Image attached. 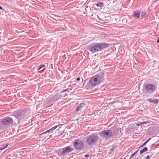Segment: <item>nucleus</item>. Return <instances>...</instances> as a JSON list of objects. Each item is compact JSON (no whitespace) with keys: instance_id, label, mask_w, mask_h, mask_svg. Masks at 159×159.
Wrapping results in <instances>:
<instances>
[{"instance_id":"nucleus-1","label":"nucleus","mask_w":159,"mask_h":159,"mask_svg":"<svg viewBox=\"0 0 159 159\" xmlns=\"http://www.w3.org/2000/svg\"><path fill=\"white\" fill-rule=\"evenodd\" d=\"M108 46L109 44L107 43H93L89 45L88 49L93 53H95L105 48Z\"/></svg>"},{"instance_id":"nucleus-2","label":"nucleus","mask_w":159,"mask_h":159,"mask_svg":"<svg viewBox=\"0 0 159 159\" xmlns=\"http://www.w3.org/2000/svg\"><path fill=\"white\" fill-rule=\"evenodd\" d=\"M104 80V75L101 74H98L91 77L89 81V85L92 87L98 85Z\"/></svg>"},{"instance_id":"nucleus-3","label":"nucleus","mask_w":159,"mask_h":159,"mask_svg":"<svg viewBox=\"0 0 159 159\" xmlns=\"http://www.w3.org/2000/svg\"><path fill=\"white\" fill-rule=\"evenodd\" d=\"M73 146L76 150H82L84 149V146L82 140L76 139L73 141Z\"/></svg>"},{"instance_id":"nucleus-4","label":"nucleus","mask_w":159,"mask_h":159,"mask_svg":"<svg viewBox=\"0 0 159 159\" xmlns=\"http://www.w3.org/2000/svg\"><path fill=\"white\" fill-rule=\"evenodd\" d=\"M98 138V137L97 135L92 134L87 137L86 143L89 145H93L97 142Z\"/></svg>"},{"instance_id":"nucleus-5","label":"nucleus","mask_w":159,"mask_h":159,"mask_svg":"<svg viewBox=\"0 0 159 159\" xmlns=\"http://www.w3.org/2000/svg\"><path fill=\"white\" fill-rule=\"evenodd\" d=\"M99 135L102 137L108 138L113 136V133L110 129L105 130L99 132Z\"/></svg>"},{"instance_id":"nucleus-6","label":"nucleus","mask_w":159,"mask_h":159,"mask_svg":"<svg viewBox=\"0 0 159 159\" xmlns=\"http://www.w3.org/2000/svg\"><path fill=\"white\" fill-rule=\"evenodd\" d=\"M156 88L153 84H148L146 85L145 87V89L147 93L151 94L155 91Z\"/></svg>"},{"instance_id":"nucleus-7","label":"nucleus","mask_w":159,"mask_h":159,"mask_svg":"<svg viewBox=\"0 0 159 159\" xmlns=\"http://www.w3.org/2000/svg\"><path fill=\"white\" fill-rule=\"evenodd\" d=\"M1 123L4 125H7L13 123V120L12 118L7 117L1 119Z\"/></svg>"},{"instance_id":"nucleus-8","label":"nucleus","mask_w":159,"mask_h":159,"mask_svg":"<svg viewBox=\"0 0 159 159\" xmlns=\"http://www.w3.org/2000/svg\"><path fill=\"white\" fill-rule=\"evenodd\" d=\"M74 150L72 148L69 146L62 149L61 152V154H67L71 152Z\"/></svg>"},{"instance_id":"nucleus-9","label":"nucleus","mask_w":159,"mask_h":159,"mask_svg":"<svg viewBox=\"0 0 159 159\" xmlns=\"http://www.w3.org/2000/svg\"><path fill=\"white\" fill-rule=\"evenodd\" d=\"M85 105V104L84 103H82L80 104L76 108V110L78 111L82 110V108Z\"/></svg>"},{"instance_id":"nucleus-10","label":"nucleus","mask_w":159,"mask_h":159,"mask_svg":"<svg viewBox=\"0 0 159 159\" xmlns=\"http://www.w3.org/2000/svg\"><path fill=\"white\" fill-rule=\"evenodd\" d=\"M148 102H153L155 104L158 103V101L156 99L149 98L148 99Z\"/></svg>"},{"instance_id":"nucleus-11","label":"nucleus","mask_w":159,"mask_h":159,"mask_svg":"<svg viewBox=\"0 0 159 159\" xmlns=\"http://www.w3.org/2000/svg\"><path fill=\"white\" fill-rule=\"evenodd\" d=\"M140 15V12L138 11H135L134 12V16L135 18H138L139 17Z\"/></svg>"},{"instance_id":"nucleus-12","label":"nucleus","mask_w":159,"mask_h":159,"mask_svg":"<svg viewBox=\"0 0 159 159\" xmlns=\"http://www.w3.org/2000/svg\"><path fill=\"white\" fill-rule=\"evenodd\" d=\"M14 114H15L16 115L17 117H19L21 116V112L19 111H15L14 112Z\"/></svg>"},{"instance_id":"nucleus-13","label":"nucleus","mask_w":159,"mask_h":159,"mask_svg":"<svg viewBox=\"0 0 159 159\" xmlns=\"http://www.w3.org/2000/svg\"><path fill=\"white\" fill-rule=\"evenodd\" d=\"M60 125H57L53 127H52L50 129V130H51V133H52L53 132V130L56 129Z\"/></svg>"},{"instance_id":"nucleus-14","label":"nucleus","mask_w":159,"mask_h":159,"mask_svg":"<svg viewBox=\"0 0 159 159\" xmlns=\"http://www.w3.org/2000/svg\"><path fill=\"white\" fill-rule=\"evenodd\" d=\"M148 150V148L147 147H145L143 149L141 150L140 151V154H142L144 152Z\"/></svg>"},{"instance_id":"nucleus-15","label":"nucleus","mask_w":159,"mask_h":159,"mask_svg":"<svg viewBox=\"0 0 159 159\" xmlns=\"http://www.w3.org/2000/svg\"><path fill=\"white\" fill-rule=\"evenodd\" d=\"M148 123V122H139L136 124V125L137 126H139L143 124H147Z\"/></svg>"},{"instance_id":"nucleus-16","label":"nucleus","mask_w":159,"mask_h":159,"mask_svg":"<svg viewBox=\"0 0 159 159\" xmlns=\"http://www.w3.org/2000/svg\"><path fill=\"white\" fill-rule=\"evenodd\" d=\"M103 6V3L102 2H98L96 4V6L98 7H101Z\"/></svg>"},{"instance_id":"nucleus-17","label":"nucleus","mask_w":159,"mask_h":159,"mask_svg":"<svg viewBox=\"0 0 159 159\" xmlns=\"http://www.w3.org/2000/svg\"><path fill=\"white\" fill-rule=\"evenodd\" d=\"M139 151V150L137 151L136 152L134 153L133 154H132L130 157L129 159H131L138 152V151Z\"/></svg>"},{"instance_id":"nucleus-18","label":"nucleus","mask_w":159,"mask_h":159,"mask_svg":"<svg viewBox=\"0 0 159 159\" xmlns=\"http://www.w3.org/2000/svg\"><path fill=\"white\" fill-rule=\"evenodd\" d=\"M8 144H7L5 146H4L3 147H0V150L4 149L5 148H7L8 146Z\"/></svg>"},{"instance_id":"nucleus-19","label":"nucleus","mask_w":159,"mask_h":159,"mask_svg":"<svg viewBox=\"0 0 159 159\" xmlns=\"http://www.w3.org/2000/svg\"><path fill=\"white\" fill-rule=\"evenodd\" d=\"M51 130H50V129H49L46 131L44 132V133H42V134H41V135L45 134H47V133H49L50 132L51 133Z\"/></svg>"},{"instance_id":"nucleus-20","label":"nucleus","mask_w":159,"mask_h":159,"mask_svg":"<svg viewBox=\"0 0 159 159\" xmlns=\"http://www.w3.org/2000/svg\"><path fill=\"white\" fill-rule=\"evenodd\" d=\"M45 65H40L39 67H38V70H40Z\"/></svg>"},{"instance_id":"nucleus-21","label":"nucleus","mask_w":159,"mask_h":159,"mask_svg":"<svg viewBox=\"0 0 159 159\" xmlns=\"http://www.w3.org/2000/svg\"><path fill=\"white\" fill-rule=\"evenodd\" d=\"M151 139V138L150 139H148L144 143H143V144L142 146H143L145 145L148 142V141Z\"/></svg>"},{"instance_id":"nucleus-22","label":"nucleus","mask_w":159,"mask_h":159,"mask_svg":"<svg viewBox=\"0 0 159 159\" xmlns=\"http://www.w3.org/2000/svg\"><path fill=\"white\" fill-rule=\"evenodd\" d=\"M146 14V12L145 11L142 12L141 14V16L142 17L144 16Z\"/></svg>"},{"instance_id":"nucleus-23","label":"nucleus","mask_w":159,"mask_h":159,"mask_svg":"<svg viewBox=\"0 0 159 159\" xmlns=\"http://www.w3.org/2000/svg\"><path fill=\"white\" fill-rule=\"evenodd\" d=\"M115 149V147H113L111 148V149H110V151L111 152H113V151H114Z\"/></svg>"},{"instance_id":"nucleus-24","label":"nucleus","mask_w":159,"mask_h":159,"mask_svg":"<svg viewBox=\"0 0 159 159\" xmlns=\"http://www.w3.org/2000/svg\"><path fill=\"white\" fill-rule=\"evenodd\" d=\"M68 89H64V90H63L61 92H62V93H64Z\"/></svg>"},{"instance_id":"nucleus-25","label":"nucleus","mask_w":159,"mask_h":159,"mask_svg":"<svg viewBox=\"0 0 159 159\" xmlns=\"http://www.w3.org/2000/svg\"><path fill=\"white\" fill-rule=\"evenodd\" d=\"M85 157H89V155H88V154H86L84 156Z\"/></svg>"},{"instance_id":"nucleus-26","label":"nucleus","mask_w":159,"mask_h":159,"mask_svg":"<svg viewBox=\"0 0 159 159\" xmlns=\"http://www.w3.org/2000/svg\"><path fill=\"white\" fill-rule=\"evenodd\" d=\"M80 80V78H79V77H78V78H77L76 79V80H77V81H79V80Z\"/></svg>"},{"instance_id":"nucleus-27","label":"nucleus","mask_w":159,"mask_h":159,"mask_svg":"<svg viewBox=\"0 0 159 159\" xmlns=\"http://www.w3.org/2000/svg\"><path fill=\"white\" fill-rule=\"evenodd\" d=\"M157 43H159V37H158L157 38Z\"/></svg>"},{"instance_id":"nucleus-28","label":"nucleus","mask_w":159,"mask_h":159,"mask_svg":"<svg viewBox=\"0 0 159 159\" xmlns=\"http://www.w3.org/2000/svg\"><path fill=\"white\" fill-rule=\"evenodd\" d=\"M150 158V157L149 156H147V157H146V159H149Z\"/></svg>"},{"instance_id":"nucleus-29","label":"nucleus","mask_w":159,"mask_h":159,"mask_svg":"<svg viewBox=\"0 0 159 159\" xmlns=\"http://www.w3.org/2000/svg\"><path fill=\"white\" fill-rule=\"evenodd\" d=\"M0 9H1V10L2 9V8L1 6H0Z\"/></svg>"},{"instance_id":"nucleus-30","label":"nucleus","mask_w":159,"mask_h":159,"mask_svg":"<svg viewBox=\"0 0 159 159\" xmlns=\"http://www.w3.org/2000/svg\"><path fill=\"white\" fill-rule=\"evenodd\" d=\"M111 153V152H109L108 154L110 155Z\"/></svg>"},{"instance_id":"nucleus-31","label":"nucleus","mask_w":159,"mask_h":159,"mask_svg":"<svg viewBox=\"0 0 159 159\" xmlns=\"http://www.w3.org/2000/svg\"><path fill=\"white\" fill-rule=\"evenodd\" d=\"M114 102H111V104H113V103Z\"/></svg>"},{"instance_id":"nucleus-32","label":"nucleus","mask_w":159,"mask_h":159,"mask_svg":"<svg viewBox=\"0 0 159 159\" xmlns=\"http://www.w3.org/2000/svg\"><path fill=\"white\" fill-rule=\"evenodd\" d=\"M136 159H139L138 158H136Z\"/></svg>"},{"instance_id":"nucleus-33","label":"nucleus","mask_w":159,"mask_h":159,"mask_svg":"<svg viewBox=\"0 0 159 159\" xmlns=\"http://www.w3.org/2000/svg\"><path fill=\"white\" fill-rule=\"evenodd\" d=\"M63 134V133H61V134Z\"/></svg>"}]
</instances>
